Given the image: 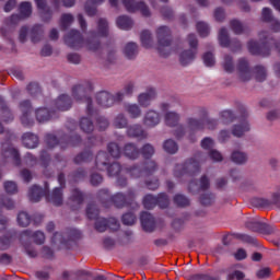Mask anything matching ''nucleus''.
<instances>
[{"instance_id":"f257e3e1","label":"nucleus","mask_w":280,"mask_h":280,"mask_svg":"<svg viewBox=\"0 0 280 280\" xmlns=\"http://www.w3.org/2000/svg\"><path fill=\"white\" fill-rule=\"evenodd\" d=\"M93 91V85L89 81H84L79 83L72 88V97L74 102L85 103L86 104V113L89 117H82L80 121V128L83 132H93L94 126L93 121H91L90 117L95 115L93 110V101L91 100V92Z\"/></svg>"},{"instance_id":"f03ea898","label":"nucleus","mask_w":280,"mask_h":280,"mask_svg":"<svg viewBox=\"0 0 280 280\" xmlns=\"http://www.w3.org/2000/svg\"><path fill=\"white\" fill-rule=\"evenodd\" d=\"M65 43L68 47H71V49H81V47H86L89 51H97L101 47L100 40H97V35L92 34V38L84 42L82 34L77 30L70 31L65 36Z\"/></svg>"},{"instance_id":"7ed1b4c3","label":"nucleus","mask_w":280,"mask_h":280,"mask_svg":"<svg viewBox=\"0 0 280 280\" xmlns=\"http://www.w3.org/2000/svg\"><path fill=\"white\" fill-rule=\"evenodd\" d=\"M158 40L156 49L163 58L172 54V31L167 26H160L155 31Z\"/></svg>"},{"instance_id":"20e7f679","label":"nucleus","mask_w":280,"mask_h":280,"mask_svg":"<svg viewBox=\"0 0 280 280\" xmlns=\"http://www.w3.org/2000/svg\"><path fill=\"white\" fill-rule=\"evenodd\" d=\"M259 43L249 40L247 44L248 51L254 56H270V34L266 31H261L258 34Z\"/></svg>"},{"instance_id":"39448f33","label":"nucleus","mask_w":280,"mask_h":280,"mask_svg":"<svg viewBox=\"0 0 280 280\" xmlns=\"http://www.w3.org/2000/svg\"><path fill=\"white\" fill-rule=\"evenodd\" d=\"M110 159L108 153L101 151L96 155V167L100 170H107L108 176H119L121 174V165L117 162H114L109 165ZM109 165V166H108Z\"/></svg>"},{"instance_id":"423d86ee","label":"nucleus","mask_w":280,"mask_h":280,"mask_svg":"<svg viewBox=\"0 0 280 280\" xmlns=\"http://www.w3.org/2000/svg\"><path fill=\"white\" fill-rule=\"evenodd\" d=\"M187 40L191 49L184 50L179 54V62L183 67H187V65L194 62V59L196 58V48L198 47V38L194 34H189Z\"/></svg>"},{"instance_id":"0eeeda50","label":"nucleus","mask_w":280,"mask_h":280,"mask_svg":"<svg viewBox=\"0 0 280 280\" xmlns=\"http://www.w3.org/2000/svg\"><path fill=\"white\" fill-rule=\"evenodd\" d=\"M96 102L103 108H110V106H115L117 102H124V93L117 92L115 95L103 91L96 94Z\"/></svg>"},{"instance_id":"6e6552de","label":"nucleus","mask_w":280,"mask_h":280,"mask_svg":"<svg viewBox=\"0 0 280 280\" xmlns=\"http://www.w3.org/2000/svg\"><path fill=\"white\" fill-rule=\"evenodd\" d=\"M197 172H200V162L197 160H190L185 164L176 165L174 176H176V178H180V176H185V174L194 176Z\"/></svg>"},{"instance_id":"1a4fd4ad","label":"nucleus","mask_w":280,"mask_h":280,"mask_svg":"<svg viewBox=\"0 0 280 280\" xmlns=\"http://www.w3.org/2000/svg\"><path fill=\"white\" fill-rule=\"evenodd\" d=\"M98 196L103 202H108V200H110V202H113V205H115L117 209H124V207H128V202L126 201V195L121 192H117L116 195L110 197V195H108V190L103 189L98 192Z\"/></svg>"},{"instance_id":"9d476101","label":"nucleus","mask_w":280,"mask_h":280,"mask_svg":"<svg viewBox=\"0 0 280 280\" xmlns=\"http://www.w3.org/2000/svg\"><path fill=\"white\" fill-rule=\"evenodd\" d=\"M80 231L78 230H70L69 232L62 234V233H55L51 242L52 244H57L58 246H62L63 248H67V243L69 241L73 240H80Z\"/></svg>"},{"instance_id":"9b49d317","label":"nucleus","mask_w":280,"mask_h":280,"mask_svg":"<svg viewBox=\"0 0 280 280\" xmlns=\"http://www.w3.org/2000/svg\"><path fill=\"white\" fill-rule=\"evenodd\" d=\"M236 77L238 82H248L253 78V70H250L248 61L244 58L237 61Z\"/></svg>"},{"instance_id":"f8f14e48","label":"nucleus","mask_w":280,"mask_h":280,"mask_svg":"<svg viewBox=\"0 0 280 280\" xmlns=\"http://www.w3.org/2000/svg\"><path fill=\"white\" fill-rule=\"evenodd\" d=\"M127 174H129L132 178H140V176H150V174H154L156 172V162L148 161L144 165V170H141L137 166L126 170Z\"/></svg>"},{"instance_id":"ddd939ff","label":"nucleus","mask_w":280,"mask_h":280,"mask_svg":"<svg viewBox=\"0 0 280 280\" xmlns=\"http://www.w3.org/2000/svg\"><path fill=\"white\" fill-rule=\"evenodd\" d=\"M20 13L13 14L9 20H7V25H16L21 21V19H27V16L32 15V3L31 2H22L20 4Z\"/></svg>"},{"instance_id":"4468645a","label":"nucleus","mask_w":280,"mask_h":280,"mask_svg":"<svg viewBox=\"0 0 280 280\" xmlns=\"http://www.w3.org/2000/svg\"><path fill=\"white\" fill-rule=\"evenodd\" d=\"M2 156H4V159H10L14 165H21V155L19 154V150H16L10 141L2 143Z\"/></svg>"},{"instance_id":"2eb2a0df","label":"nucleus","mask_w":280,"mask_h":280,"mask_svg":"<svg viewBox=\"0 0 280 280\" xmlns=\"http://www.w3.org/2000/svg\"><path fill=\"white\" fill-rule=\"evenodd\" d=\"M127 12H141L142 16H150V8L147 7L145 2H136L135 0H122Z\"/></svg>"},{"instance_id":"dca6fc26","label":"nucleus","mask_w":280,"mask_h":280,"mask_svg":"<svg viewBox=\"0 0 280 280\" xmlns=\"http://www.w3.org/2000/svg\"><path fill=\"white\" fill-rule=\"evenodd\" d=\"M95 229L98 233H104L106 229H110V231H119V222L115 218H109L108 220L98 218L95 222Z\"/></svg>"},{"instance_id":"f3484780","label":"nucleus","mask_w":280,"mask_h":280,"mask_svg":"<svg viewBox=\"0 0 280 280\" xmlns=\"http://www.w3.org/2000/svg\"><path fill=\"white\" fill-rule=\"evenodd\" d=\"M154 100H156V90L154 89H148L137 97L138 105H140L141 108H149V106H152Z\"/></svg>"},{"instance_id":"a211bd4d","label":"nucleus","mask_w":280,"mask_h":280,"mask_svg":"<svg viewBox=\"0 0 280 280\" xmlns=\"http://www.w3.org/2000/svg\"><path fill=\"white\" fill-rule=\"evenodd\" d=\"M19 108L22 113L21 122L23 126H33L34 120L30 118L32 113V103H30V101H22L19 105Z\"/></svg>"},{"instance_id":"6ab92c4d","label":"nucleus","mask_w":280,"mask_h":280,"mask_svg":"<svg viewBox=\"0 0 280 280\" xmlns=\"http://www.w3.org/2000/svg\"><path fill=\"white\" fill-rule=\"evenodd\" d=\"M142 121L147 128H154L161 124V114L154 109H149L145 112Z\"/></svg>"},{"instance_id":"aec40b11","label":"nucleus","mask_w":280,"mask_h":280,"mask_svg":"<svg viewBox=\"0 0 280 280\" xmlns=\"http://www.w3.org/2000/svg\"><path fill=\"white\" fill-rule=\"evenodd\" d=\"M247 229H250L252 231H256L259 233H265L267 235H271V233H275L276 229L272 225H268L266 223L257 222V221H248L246 223Z\"/></svg>"},{"instance_id":"412c9836","label":"nucleus","mask_w":280,"mask_h":280,"mask_svg":"<svg viewBox=\"0 0 280 280\" xmlns=\"http://www.w3.org/2000/svg\"><path fill=\"white\" fill-rule=\"evenodd\" d=\"M140 220H141L142 229L147 233H152V231L156 229V221L154 220V217L150 214V212H142Z\"/></svg>"},{"instance_id":"4be33fe9","label":"nucleus","mask_w":280,"mask_h":280,"mask_svg":"<svg viewBox=\"0 0 280 280\" xmlns=\"http://www.w3.org/2000/svg\"><path fill=\"white\" fill-rule=\"evenodd\" d=\"M48 189V184H45V190L36 185L31 187V189L28 190V200H31V202H40V198H43L45 194H47Z\"/></svg>"},{"instance_id":"5701e85b","label":"nucleus","mask_w":280,"mask_h":280,"mask_svg":"<svg viewBox=\"0 0 280 280\" xmlns=\"http://www.w3.org/2000/svg\"><path fill=\"white\" fill-rule=\"evenodd\" d=\"M206 122H207V120H205V119H197L194 117H188L186 119V130H187V132H196L198 130H203Z\"/></svg>"},{"instance_id":"b1692460","label":"nucleus","mask_w":280,"mask_h":280,"mask_svg":"<svg viewBox=\"0 0 280 280\" xmlns=\"http://www.w3.org/2000/svg\"><path fill=\"white\" fill-rule=\"evenodd\" d=\"M35 3L38 10H40L43 21H45V23H49L54 13L51 12V9L47 7V0H35Z\"/></svg>"},{"instance_id":"393cba45","label":"nucleus","mask_w":280,"mask_h":280,"mask_svg":"<svg viewBox=\"0 0 280 280\" xmlns=\"http://www.w3.org/2000/svg\"><path fill=\"white\" fill-rule=\"evenodd\" d=\"M73 102L71 101V97L67 94L60 95L54 103V106L57 110H69L71 108Z\"/></svg>"},{"instance_id":"a878e982","label":"nucleus","mask_w":280,"mask_h":280,"mask_svg":"<svg viewBox=\"0 0 280 280\" xmlns=\"http://www.w3.org/2000/svg\"><path fill=\"white\" fill-rule=\"evenodd\" d=\"M47 202L54 205L55 207H60L62 205L65 198L62 196V188H55L51 194L46 196Z\"/></svg>"},{"instance_id":"bb28decb","label":"nucleus","mask_w":280,"mask_h":280,"mask_svg":"<svg viewBox=\"0 0 280 280\" xmlns=\"http://www.w3.org/2000/svg\"><path fill=\"white\" fill-rule=\"evenodd\" d=\"M256 205L265 208L272 207V205H275V207H280V192H275L271 199L258 198L256 199Z\"/></svg>"},{"instance_id":"cd10ccee","label":"nucleus","mask_w":280,"mask_h":280,"mask_svg":"<svg viewBox=\"0 0 280 280\" xmlns=\"http://www.w3.org/2000/svg\"><path fill=\"white\" fill-rule=\"evenodd\" d=\"M82 202H84V195L78 188L72 189L70 196L71 209H79Z\"/></svg>"},{"instance_id":"c85d7f7f","label":"nucleus","mask_w":280,"mask_h":280,"mask_svg":"<svg viewBox=\"0 0 280 280\" xmlns=\"http://www.w3.org/2000/svg\"><path fill=\"white\" fill-rule=\"evenodd\" d=\"M124 108L125 113L128 114L131 119H139V117L142 115L141 106L136 103H127L125 104Z\"/></svg>"},{"instance_id":"c756f323","label":"nucleus","mask_w":280,"mask_h":280,"mask_svg":"<svg viewBox=\"0 0 280 280\" xmlns=\"http://www.w3.org/2000/svg\"><path fill=\"white\" fill-rule=\"evenodd\" d=\"M122 154L127 156V159L135 161L139 159V149L135 143H127L122 149Z\"/></svg>"},{"instance_id":"7c9ffc66","label":"nucleus","mask_w":280,"mask_h":280,"mask_svg":"<svg viewBox=\"0 0 280 280\" xmlns=\"http://www.w3.org/2000/svg\"><path fill=\"white\" fill-rule=\"evenodd\" d=\"M128 137L132 139H145L148 137L141 125H133L127 129Z\"/></svg>"},{"instance_id":"2f4dec72","label":"nucleus","mask_w":280,"mask_h":280,"mask_svg":"<svg viewBox=\"0 0 280 280\" xmlns=\"http://www.w3.org/2000/svg\"><path fill=\"white\" fill-rule=\"evenodd\" d=\"M22 142L25 148L34 149L38 145V136L26 132L22 136Z\"/></svg>"},{"instance_id":"473e14b6","label":"nucleus","mask_w":280,"mask_h":280,"mask_svg":"<svg viewBox=\"0 0 280 280\" xmlns=\"http://www.w3.org/2000/svg\"><path fill=\"white\" fill-rule=\"evenodd\" d=\"M139 54V46L136 43H128L124 48V55L128 60H135Z\"/></svg>"},{"instance_id":"72a5a7b5","label":"nucleus","mask_w":280,"mask_h":280,"mask_svg":"<svg viewBox=\"0 0 280 280\" xmlns=\"http://www.w3.org/2000/svg\"><path fill=\"white\" fill-rule=\"evenodd\" d=\"M105 0H88L85 3V13L88 16L97 14V5H102Z\"/></svg>"},{"instance_id":"f704fd0d","label":"nucleus","mask_w":280,"mask_h":280,"mask_svg":"<svg viewBox=\"0 0 280 280\" xmlns=\"http://www.w3.org/2000/svg\"><path fill=\"white\" fill-rule=\"evenodd\" d=\"M164 121L166 126L174 128V126H178V121H180V115L176 112H166L164 115Z\"/></svg>"},{"instance_id":"c9c22d12","label":"nucleus","mask_w":280,"mask_h":280,"mask_svg":"<svg viewBox=\"0 0 280 280\" xmlns=\"http://www.w3.org/2000/svg\"><path fill=\"white\" fill-rule=\"evenodd\" d=\"M250 130V126L248 125V121L243 120L242 124L234 125L232 129V135L234 137H244L245 132H248Z\"/></svg>"},{"instance_id":"e433bc0d","label":"nucleus","mask_w":280,"mask_h":280,"mask_svg":"<svg viewBox=\"0 0 280 280\" xmlns=\"http://www.w3.org/2000/svg\"><path fill=\"white\" fill-rule=\"evenodd\" d=\"M35 117L37 119V121H39V124H45V121H49V119H51V117H54V115L51 113H49V110L47 108H37L35 110Z\"/></svg>"},{"instance_id":"4c0bfd02","label":"nucleus","mask_w":280,"mask_h":280,"mask_svg":"<svg viewBox=\"0 0 280 280\" xmlns=\"http://www.w3.org/2000/svg\"><path fill=\"white\" fill-rule=\"evenodd\" d=\"M140 40L142 47H145V49H152L154 46V39L152 38V33H150V31H143L140 35Z\"/></svg>"},{"instance_id":"58836bf2","label":"nucleus","mask_w":280,"mask_h":280,"mask_svg":"<svg viewBox=\"0 0 280 280\" xmlns=\"http://www.w3.org/2000/svg\"><path fill=\"white\" fill-rule=\"evenodd\" d=\"M231 161L236 163V165H244L248 161V155L242 151H233L231 155Z\"/></svg>"},{"instance_id":"ea45409f","label":"nucleus","mask_w":280,"mask_h":280,"mask_svg":"<svg viewBox=\"0 0 280 280\" xmlns=\"http://www.w3.org/2000/svg\"><path fill=\"white\" fill-rule=\"evenodd\" d=\"M22 235H25L26 237H33L35 244H45V233L37 231L34 234H32V231L26 230L22 233Z\"/></svg>"},{"instance_id":"a19ab883","label":"nucleus","mask_w":280,"mask_h":280,"mask_svg":"<svg viewBox=\"0 0 280 280\" xmlns=\"http://www.w3.org/2000/svg\"><path fill=\"white\" fill-rule=\"evenodd\" d=\"M222 67L226 73H233L235 71V62L233 61V57H231V55L224 56Z\"/></svg>"},{"instance_id":"79ce46f5","label":"nucleus","mask_w":280,"mask_h":280,"mask_svg":"<svg viewBox=\"0 0 280 280\" xmlns=\"http://www.w3.org/2000/svg\"><path fill=\"white\" fill-rule=\"evenodd\" d=\"M119 30H130L132 27V20L126 15H121L116 20Z\"/></svg>"},{"instance_id":"37998d69","label":"nucleus","mask_w":280,"mask_h":280,"mask_svg":"<svg viewBox=\"0 0 280 280\" xmlns=\"http://www.w3.org/2000/svg\"><path fill=\"white\" fill-rule=\"evenodd\" d=\"M45 32L43 31V27L40 25H35L32 28L31 38L33 43H38L42 38Z\"/></svg>"},{"instance_id":"c03bdc74","label":"nucleus","mask_w":280,"mask_h":280,"mask_svg":"<svg viewBox=\"0 0 280 280\" xmlns=\"http://www.w3.org/2000/svg\"><path fill=\"white\" fill-rule=\"evenodd\" d=\"M97 36H108V21L106 19L98 20Z\"/></svg>"},{"instance_id":"a18cd8bd","label":"nucleus","mask_w":280,"mask_h":280,"mask_svg":"<svg viewBox=\"0 0 280 280\" xmlns=\"http://www.w3.org/2000/svg\"><path fill=\"white\" fill-rule=\"evenodd\" d=\"M108 153L113 159H119L121 156V150L119 149V144L115 142H110L107 145Z\"/></svg>"},{"instance_id":"49530a36","label":"nucleus","mask_w":280,"mask_h":280,"mask_svg":"<svg viewBox=\"0 0 280 280\" xmlns=\"http://www.w3.org/2000/svg\"><path fill=\"white\" fill-rule=\"evenodd\" d=\"M163 148L168 154H176L178 152V144L172 139L166 140Z\"/></svg>"},{"instance_id":"de8ad7c7","label":"nucleus","mask_w":280,"mask_h":280,"mask_svg":"<svg viewBox=\"0 0 280 280\" xmlns=\"http://www.w3.org/2000/svg\"><path fill=\"white\" fill-rule=\"evenodd\" d=\"M73 21H74L73 14H70V13L62 14L60 19L61 30H67V27H70Z\"/></svg>"},{"instance_id":"09e8293b","label":"nucleus","mask_w":280,"mask_h":280,"mask_svg":"<svg viewBox=\"0 0 280 280\" xmlns=\"http://www.w3.org/2000/svg\"><path fill=\"white\" fill-rule=\"evenodd\" d=\"M115 128H126L128 126V118L124 114H118L113 122Z\"/></svg>"},{"instance_id":"8fccbe9b","label":"nucleus","mask_w":280,"mask_h":280,"mask_svg":"<svg viewBox=\"0 0 280 280\" xmlns=\"http://www.w3.org/2000/svg\"><path fill=\"white\" fill-rule=\"evenodd\" d=\"M32 222V218L30 217V214H27V212H20L18 214V223L20 226H30Z\"/></svg>"},{"instance_id":"3c124183","label":"nucleus","mask_w":280,"mask_h":280,"mask_svg":"<svg viewBox=\"0 0 280 280\" xmlns=\"http://www.w3.org/2000/svg\"><path fill=\"white\" fill-rule=\"evenodd\" d=\"M156 198L152 195H147L143 199L144 209H154L156 207Z\"/></svg>"},{"instance_id":"603ef678","label":"nucleus","mask_w":280,"mask_h":280,"mask_svg":"<svg viewBox=\"0 0 280 280\" xmlns=\"http://www.w3.org/2000/svg\"><path fill=\"white\" fill-rule=\"evenodd\" d=\"M219 42L222 47H229V32L225 28H221L219 32Z\"/></svg>"},{"instance_id":"864d4df0","label":"nucleus","mask_w":280,"mask_h":280,"mask_svg":"<svg viewBox=\"0 0 280 280\" xmlns=\"http://www.w3.org/2000/svg\"><path fill=\"white\" fill-rule=\"evenodd\" d=\"M154 147L150 143H147L141 149V154L144 156V159H151V156H154Z\"/></svg>"},{"instance_id":"5fc2aeb1","label":"nucleus","mask_w":280,"mask_h":280,"mask_svg":"<svg viewBox=\"0 0 280 280\" xmlns=\"http://www.w3.org/2000/svg\"><path fill=\"white\" fill-rule=\"evenodd\" d=\"M197 32L202 38L209 36V25L205 22H198Z\"/></svg>"},{"instance_id":"6e6d98bb","label":"nucleus","mask_w":280,"mask_h":280,"mask_svg":"<svg viewBox=\"0 0 280 280\" xmlns=\"http://www.w3.org/2000/svg\"><path fill=\"white\" fill-rule=\"evenodd\" d=\"M221 119L223 124H231L235 121V115L231 110H224L221 113Z\"/></svg>"},{"instance_id":"4d7b16f0","label":"nucleus","mask_w":280,"mask_h":280,"mask_svg":"<svg viewBox=\"0 0 280 280\" xmlns=\"http://www.w3.org/2000/svg\"><path fill=\"white\" fill-rule=\"evenodd\" d=\"M156 202L161 209H167L170 206V198H167V195L165 194H160L159 197L156 198Z\"/></svg>"},{"instance_id":"13d9d810","label":"nucleus","mask_w":280,"mask_h":280,"mask_svg":"<svg viewBox=\"0 0 280 280\" xmlns=\"http://www.w3.org/2000/svg\"><path fill=\"white\" fill-rule=\"evenodd\" d=\"M174 202L177 205V207H189V199H187V197L184 195H176L174 197Z\"/></svg>"},{"instance_id":"bf43d9fd","label":"nucleus","mask_w":280,"mask_h":280,"mask_svg":"<svg viewBox=\"0 0 280 280\" xmlns=\"http://www.w3.org/2000/svg\"><path fill=\"white\" fill-rule=\"evenodd\" d=\"M91 159H93V153L85 151V152L77 155L74 161H75V163H85L86 161H91Z\"/></svg>"},{"instance_id":"052dcab7","label":"nucleus","mask_w":280,"mask_h":280,"mask_svg":"<svg viewBox=\"0 0 280 280\" xmlns=\"http://www.w3.org/2000/svg\"><path fill=\"white\" fill-rule=\"evenodd\" d=\"M86 215L90 220H95L100 215V210L95 205H90L86 209Z\"/></svg>"},{"instance_id":"680f3d73","label":"nucleus","mask_w":280,"mask_h":280,"mask_svg":"<svg viewBox=\"0 0 280 280\" xmlns=\"http://www.w3.org/2000/svg\"><path fill=\"white\" fill-rule=\"evenodd\" d=\"M231 30L234 34H243L244 32V25H242V22L237 20L231 21Z\"/></svg>"},{"instance_id":"e2e57ef3","label":"nucleus","mask_w":280,"mask_h":280,"mask_svg":"<svg viewBox=\"0 0 280 280\" xmlns=\"http://www.w3.org/2000/svg\"><path fill=\"white\" fill-rule=\"evenodd\" d=\"M267 73L266 68L264 66H257L256 67V80L257 82H264L266 80Z\"/></svg>"},{"instance_id":"0e129e2a","label":"nucleus","mask_w":280,"mask_h":280,"mask_svg":"<svg viewBox=\"0 0 280 280\" xmlns=\"http://www.w3.org/2000/svg\"><path fill=\"white\" fill-rule=\"evenodd\" d=\"M209 158L211 159V161H214V163H220L221 161H223V156L222 153H220V151L213 149L209 151Z\"/></svg>"},{"instance_id":"69168bd1","label":"nucleus","mask_w":280,"mask_h":280,"mask_svg":"<svg viewBox=\"0 0 280 280\" xmlns=\"http://www.w3.org/2000/svg\"><path fill=\"white\" fill-rule=\"evenodd\" d=\"M137 222V217H135L132 213H126L122 215V224H126L127 226H132Z\"/></svg>"},{"instance_id":"338daca9","label":"nucleus","mask_w":280,"mask_h":280,"mask_svg":"<svg viewBox=\"0 0 280 280\" xmlns=\"http://www.w3.org/2000/svg\"><path fill=\"white\" fill-rule=\"evenodd\" d=\"M203 62L206 67H213L215 65V57L211 52H206L203 55Z\"/></svg>"},{"instance_id":"774afa93","label":"nucleus","mask_w":280,"mask_h":280,"mask_svg":"<svg viewBox=\"0 0 280 280\" xmlns=\"http://www.w3.org/2000/svg\"><path fill=\"white\" fill-rule=\"evenodd\" d=\"M4 189H5L7 194H16V191H18L16 183L5 182Z\"/></svg>"}]
</instances>
